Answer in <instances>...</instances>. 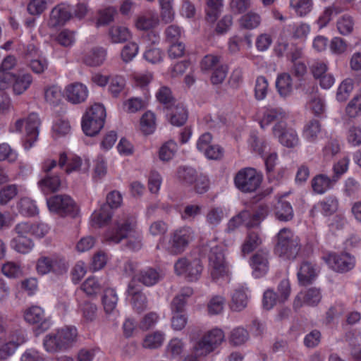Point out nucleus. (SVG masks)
Masks as SVG:
<instances>
[{
	"label": "nucleus",
	"instance_id": "obj_1",
	"mask_svg": "<svg viewBox=\"0 0 361 361\" xmlns=\"http://www.w3.org/2000/svg\"><path fill=\"white\" fill-rule=\"evenodd\" d=\"M224 337L221 329H212L196 343L192 354L185 357L183 361H200L198 357L206 356L213 352L224 341Z\"/></svg>",
	"mask_w": 361,
	"mask_h": 361
},
{
	"label": "nucleus",
	"instance_id": "obj_2",
	"mask_svg": "<svg viewBox=\"0 0 361 361\" xmlns=\"http://www.w3.org/2000/svg\"><path fill=\"white\" fill-rule=\"evenodd\" d=\"M77 329L74 326H66L59 329L45 336L43 341L46 351L56 353L70 348L77 336Z\"/></svg>",
	"mask_w": 361,
	"mask_h": 361
},
{
	"label": "nucleus",
	"instance_id": "obj_3",
	"mask_svg": "<svg viewBox=\"0 0 361 361\" xmlns=\"http://www.w3.org/2000/svg\"><path fill=\"white\" fill-rule=\"evenodd\" d=\"M40 119L36 113H31L26 118H19L10 126L12 133H22L25 126V135L23 139V147L30 149L37 142L39 136Z\"/></svg>",
	"mask_w": 361,
	"mask_h": 361
},
{
	"label": "nucleus",
	"instance_id": "obj_4",
	"mask_svg": "<svg viewBox=\"0 0 361 361\" xmlns=\"http://www.w3.org/2000/svg\"><path fill=\"white\" fill-rule=\"evenodd\" d=\"M106 114L104 106L101 104L91 106L82 118L81 126L87 136H94L104 126Z\"/></svg>",
	"mask_w": 361,
	"mask_h": 361
},
{
	"label": "nucleus",
	"instance_id": "obj_5",
	"mask_svg": "<svg viewBox=\"0 0 361 361\" xmlns=\"http://www.w3.org/2000/svg\"><path fill=\"white\" fill-rule=\"evenodd\" d=\"M300 241L290 229L283 228L277 234V243L274 252L286 259H295L300 250Z\"/></svg>",
	"mask_w": 361,
	"mask_h": 361
},
{
	"label": "nucleus",
	"instance_id": "obj_6",
	"mask_svg": "<svg viewBox=\"0 0 361 361\" xmlns=\"http://www.w3.org/2000/svg\"><path fill=\"white\" fill-rule=\"evenodd\" d=\"M233 180L240 191L245 193L253 192L259 188L262 176L255 169L246 167L238 171Z\"/></svg>",
	"mask_w": 361,
	"mask_h": 361
},
{
	"label": "nucleus",
	"instance_id": "obj_7",
	"mask_svg": "<svg viewBox=\"0 0 361 361\" xmlns=\"http://www.w3.org/2000/svg\"><path fill=\"white\" fill-rule=\"evenodd\" d=\"M267 215V209L262 206H260L253 214L246 210L242 211L229 220L227 224L226 231L228 233L233 232L243 224H245L248 228L257 226L265 219Z\"/></svg>",
	"mask_w": 361,
	"mask_h": 361
},
{
	"label": "nucleus",
	"instance_id": "obj_8",
	"mask_svg": "<svg viewBox=\"0 0 361 361\" xmlns=\"http://www.w3.org/2000/svg\"><path fill=\"white\" fill-rule=\"evenodd\" d=\"M208 257L212 279L217 281L220 279L227 277L229 269L228 263L225 259L224 246L216 245L212 247Z\"/></svg>",
	"mask_w": 361,
	"mask_h": 361
},
{
	"label": "nucleus",
	"instance_id": "obj_9",
	"mask_svg": "<svg viewBox=\"0 0 361 361\" xmlns=\"http://www.w3.org/2000/svg\"><path fill=\"white\" fill-rule=\"evenodd\" d=\"M328 267L338 273H345L353 269L355 259L347 252H329L323 257Z\"/></svg>",
	"mask_w": 361,
	"mask_h": 361
},
{
	"label": "nucleus",
	"instance_id": "obj_10",
	"mask_svg": "<svg viewBox=\"0 0 361 361\" xmlns=\"http://www.w3.org/2000/svg\"><path fill=\"white\" fill-rule=\"evenodd\" d=\"M193 231L189 226L178 228L171 233L169 251L173 255L182 253L192 240Z\"/></svg>",
	"mask_w": 361,
	"mask_h": 361
},
{
	"label": "nucleus",
	"instance_id": "obj_11",
	"mask_svg": "<svg viewBox=\"0 0 361 361\" xmlns=\"http://www.w3.org/2000/svg\"><path fill=\"white\" fill-rule=\"evenodd\" d=\"M159 17L157 13H147L139 16L135 25L138 30L149 31L144 37L152 44H158L159 42V34L152 30L159 24Z\"/></svg>",
	"mask_w": 361,
	"mask_h": 361
},
{
	"label": "nucleus",
	"instance_id": "obj_12",
	"mask_svg": "<svg viewBox=\"0 0 361 361\" xmlns=\"http://www.w3.org/2000/svg\"><path fill=\"white\" fill-rule=\"evenodd\" d=\"M36 269L37 273L41 275L50 272L62 274L67 271L68 267L66 261L63 259L41 257L37 262Z\"/></svg>",
	"mask_w": 361,
	"mask_h": 361
},
{
	"label": "nucleus",
	"instance_id": "obj_13",
	"mask_svg": "<svg viewBox=\"0 0 361 361\" xmlns=\"http://www.w3.org/2000/svg\"><path fill=\"white\" fill-rule=\"evenodd\" d=\"M47 206L51 212L60 215L72 214L75 209V204L73 199L66 195H56L49 198Z\"/></svg>",
	"mask_w": 361,
	"mask_h": 361
},
{
	"label": "nucleus",
	"instance_id": "obj_14",
	"mask_svg": "<svg viewBox=\"0 0 361 361\" xmlns=\"http://www.w3.org/2000/svg\"><path fill=\"white\" fill-rule=\"evenodd\" d=\"M134 225L127 219L123 223H116L108 228L104 234V240L109 243H118L126 238L133 231Z\"/></svg>",
	"mask_w": 361,
	"mask_h": 361
},
{
	"label": "nucleus",
	"instance_id": "obj_15",
	"mask_svg": "<svg viewBox=\"0 0 361 361\" xmlns=\"http://www.w3.org/2000/svg\"><path fill=\"white\" fill-rule=\"evenodd\" d=\"M286 123L280 122L273 127V134L277 137L279 142L288 148H293L299 145L300 140L296 131L287 128Z\"/></svg>",
	"mask_w": 361,
	"mask_h": 361
},
{
	"label": "nucleus",
	"instance_id": "obj_16",
	"mask_svg": "<svg viewBox=\"0 0 361 361\" xmlns=\"http://www.w3.org/2000/svg\"><path fill=\"white\" fill-rule=\"evenodd\" d=\"M49 230L50 227L45 223L30 221L18 223L14 228L16 233L28 234L36 238H44Z\"/></svg>",
	"mask_w": 361,
	"mask_h": 361
},
{
	"label": "nucleus",
	"instance_id": "obj_17",
	"mask_svg": "<svg viewBox=\"0 0 361 361\" xmlns=\"http://www.w3.org/2000/svg\"><path fill=\"white\" fill-rule=\"evenodd\" d=\"M72 10V6L69 4H58L51 11L49 25L56 27L65 25L73 17Z\"/></svg>",
	"mask_w": 361,
	"mask_h": 361
},
{
	"label": "nucleus",
	"instance_id": "obj_18",
	"mask_svg": "<svg viewBox=\"0 0 361 361\" xmlns=\"http://www.w3.org/2000/svg\"><path fill=\"white\" fill-rule=\"evenodd\" d=\"M24 319L29 324H38L42 331L50 327L51 323L49 319L45 317L44 310L38 305H32L27 308L24 312Z\"/></svg>",
	"mask_w": 361,
	"mask_h": 361
},
{
	"label": "nucleus",
	"instance_id": "obj_19",
	"mask_svg": "<svg viewBox=\"0 0 361 361\" xmlns=\"http://www.w3.org/2000/svg\"><path fill=\"white\" fill-rule=\"evenodd\" d=\"M27 341L25 331L16 330L10 336V340L0 348V360H6L12 355L17 348Z\"/></svg>",
	"mask_w": 361,
	"mask_h": 361
},
{
	"label": "nucleus",
	"instance_id": "obj_20",
	"mask_svg": "<svg viewBox=\"0 0 361 361\" xmlns=\"http://www.w3.org/2000/svg\"><path fill=\"white\" fill-rule=\"evenodd\" d=\"M252 276L255 278L264 276L269 270V255L266 252H256L250 259Z\"/></svg>",
	"mask_w": 361,
	"mask_h": 361
},
{
	"label": "nucleus",
	"instance_id": "obj_21",
	"mask_svg": "<svg viewBox=\"0 0 361 361\" xmlns=\"http://www.w3.org/2000/svg\"><path fill=\"white\" fill-rule=\"evenodd\" d=\"M127 293L130 297L133 308L137 312L142 311L147 305V298L142 292L140 286H137L134 280H132L128 286Z\"/></svg>",
	"mask_w": 361,
	"mask_h": 361
},
{
	"label": "nucleus",
	"instance_id": "obj_22",
	"mask_svg": "<svg viewBox=\"0 0 361 361\" xmlns=\"http://www.w3.org/2000/svg\"><path fill=\"white\" fill-rule=\"evenodd\" d=\"M67 100L73 104L85 102L88 96L87 87L80 82H74L66 87Z\"/></svg>",
	"mask_w": 361,
	"mask_h": 361
},
{
	"label": "nucleus",
	"instance_id": "obj_23",
	"mask_svg": "<svg viewBox=\"0 0 361 361\" xmlns=\"http://www.w3.org/2000/svg\"><path fill=\"white\" fill-rule=\"evenodd\" d=\"M322 295L319 289L312 288L302 293L300 292L295 298L293 306L295 308L300 307L303 304L309 306H315L321 300Z\"/></svg>",
	"mask_w": 361,
	"mask_h": 361
},
{
	"label": "nucleus",
	"instance_id": "obj_24",
	"mask_svg": "<svg viewBox=\"0 0 361 361\" xmlns=\"http://www.w3.org/2000/svg\"><path fill=\"white\" fill-rule=\"evenodd\" d=\"M166 114L170 123L176 126H183L188 117V111L182 104L166 109Z\"/></svg>",
	"mask_w": 361,
	"mask_h": 361
},
{
	"label": "nucleus",
	"instance_id": "obj_25",
	"mask_svg": "<svg viewBox=\"0 0 361 361\" xmlns=\"http://www.w3.org/2000/svg\"><path fill=\"white\" fill-rule=\"evenodd\" d=\"M297 276L300 285L307 286L312 283L317 276L315 265L307 261L302 262Z\"/></svg>",
	"mask_w": 361,
	"mask_h": 361
},
{
	"label": "nucleus",
	"instance_id": "obj_26",
	"mask_svg": "<svg viewBox=\"0 0 361 361\" xmlns=\"http://www.w3.org/2000/svg\"><path fill=\"white\" fill-rule=\"evenodd\" d=\"M247 288L239 286L234 289L231 295V308L233 311H241L247 305Z\"/></svg>",
	"mask_w": 361,
	"mask_h": 361
},
{
	"label": "nucleus",
	"instance_id": "obj_27",
	"mask_svg": "<svg viewBox=\"0 0 361 361\" xmlns=\"http://www.w3.org/2000/svg\"><path fill=\"white\" fill-rule=\"evenodd\" d=\"M161 274L159 271L154 268H146L140 270L133 280L135 279L146 286H152L160 280Z\"/></svg>",
	"mask_w": 361,
	"mask_h": 361
},
{
	"label": "nucleus",
	"instance_id": "obj_28",
	"mask_svg": "<svg viewBox=\"0 0 361 361\" xmlns=\"http://www.w3.org/2000/svg\"><path fill=\"white\" fill-rule=\"evenodd\" d=\"M276 122L279 124L280 122H286V114L281 108H268L263 114V117L260 121V126L264 128L266 126Z\"/></svg>",
	"mask_w": 361,
	"mask_h": 361
},
{
	"label": "nucleus",
	"instance_id": "obj_29",
	"mask_svg": "<svg viewBox=\"0 0 361 361\" xmlns=\"http://www.w3.org/2000/svg\"><path fill=\"white\" fill-rule=\"evenodd\" d=\"M61 178L58 174H47L38 182L42 192L49 194L58 190L61 186Z\"/></svg>",
	"mask_w": 361,
	"mask_h": 361
},
{
	"label": "nucleus",
	"instance_id": "obj_30",
	"mask_svg": "<svg viewBox=\"0 0 361 361\" xmlns=\"http://www.w3.org/2000/svg\"><path fill=\"white\" fill-rule=\"evenodd\" d=\"M112 210L109 207L103 204L99 210L94 211L91 216L92 226L102 227L106 225L112 217Z\"/></svg>",
	"mask_w": 361,
	"mask_h": 361
},
{
	"label": "nucleus",
	"instance_id": "obj_31",
	"mask_svg": "<svg viewBox=\"0 0 361 361\" xmlns=\"http://www.w3.org/2000/svg\"><path fill=\"white\" fill-rule=\"evenodd\" d=\"M106 56V51L102 47H94L85 54L83 58L85 64L89 66H99L103 63Z\"/></svg>",
	"mask_w": 361,
	"mask_h": 361
},
{
	"label": "nucleus",
	"instance_id": "obj_32",
	"mask_svg": "<svg viewBox=\"0 0 361 361\" xmlns=\"http://www.w3.org/2000/svg\"><path fill=\"white\" fill-rule=\"evenodd\" d=\"M27 235L17 233V236L11 240V245L16 252L27 254L32 250L34 243L32 239L27 237Z\"/></svg>",
	"mask_w": 361,
	"mask_h": 361
},
{
	"label": "nucleus",
	"instance_id": "obj_33",
	"mask_svg": "<svg viewBox=\"0 0 361 361\" xmlns=\"http://www.w3.org/2000/svg\"><path fill=\"white\" fill-rule=\"evenodd\" d=\"M11 80L13 92L19 95L25 92L30 87L33 79L30 73H23L18 75L12 74Z\"/></svg>",
	"mask_w": 361,
	"mask_h": 361
},
{
	"label": "nucleus",
	"instance_id": "obj_34",
	"mask_svg": "<svg viewBox=\"0 0 361 361\" xmlns=\"http://www.w3.org/2000/svg\"><path fill=\"white\" fill-rule=\"evenodd\" d=\"M322 132L320 122L316 119H311L304 126L302 136L308 142H314L317 140Z\"/></svg>",
	"mask_w": 361,
	"mask_h": 361
},
{
	"label": "nucleus",
	"instance_id": "obj_35",
	"mask_svg": "<svg viewBox=\"0 0 361 361\" xmlns=\"http://www.w3.org/2000/svg\"><path fill=\"white\" fill-rule=\"evenodd\" d=\"M276 87L281 97H286L289 96L293 90L290 75L286 73L279 74L276 80Z\"/></svg>",
	"mask_w": 361,
	"mask_h": 361
},
{
	"label": "nucleus",
	"instance_id": "obj_36",
	"mask_svg": "<svg viewBox=\"0 0 361 361\" xmlns=\"http://www.w3.org/2000/svg\"><path fill=\"white\" fill-rule=\"evenodd\" d=\"M66 165L65 171L67 173L77 171L80 169L82 159L78 156H73L68 159L65 153H61L59 157V166L62 169Z\"/></svg>",
	"mask_w": 361,
	"mask_h": 361
},
{
	"label": "nucleus",
	"instance_id": "obj_37",
	"mask_svg": "<svg viewBox=\"0 0 361 361\" xmlns=\"http://www.w3.org/2000/svg\"><path fill=\"white\" fill-rule=\"evenodd\" d=\"M338 206V200L335 197L329 196L318 202L315 209L320 211L324 216H330L336 212Z\"/></svg>",
	"mask_w": 361,
	"mask_h": 361
},
{
	"label": "nucleus",
	"instance_id": "obj_38",
	"mask_svg": "<svg viewBox=\"0 0 361 361\" xmlns=\"http://www.w3.org/2000/svg\"><path fill=\"white\" fill-rule=\"evenodd\" d=\"M332 187V180L327 176L319 174L312 180V188L314 192L324 194Z\"/></svg>",
	"mask_w": 361,
	"mask_h": 361
},
{
	"label": "nucleus",
	"instance_id": "obj_39",
	"mask_svg": "<svg viewBox=\"0 0 361 361\" xmlns=\"http://www.w3.org/2000/svg\"><path fill=\"white\" fill-rule=\"evenodd\" d=\"M313 0H290V6L300 17L306 16L313 8Z\"/></svg>",
	"mask_w": 361,
	"mask_h": 361
},
{
	"label": "nucleus",
	"instance_id": "obj_40",
	"mask_svg": "<svg viewBox=\"0 0 361 361\" xmlns=\"http://www.w3.org/2000/svg\"><path fill=\"white\" fill-rule=\"evenodd\" d=\"M118 296L114 288H106L102 298V303L106 314L112 312L117 305Z\"/></svg>",
	"mask_w": 361,
	"mask_h": 361
},
{
	"label": "nucleus",
	"instance_id": "obj_41",
	"mask_svg": "<svg viewBox=\"0 0 361 361\" xmlns=\"http://www.w3.org/2000/svg\"><path fill=\"white\" fill-rule=\"evenodd\" d=\"M261 240L258 233L255 231H249L242 245L241 252L243 255L252 252L260 244Z\"/></svg>",
	"mask_w": 361,
	"mask_h": 361
},
{
	"label": "nucleus",
	"instance_id": "obj_42",
	"mask_svg": "<svg viewBox=\"0 0 361 361\" xmlns=\"http://www.w3.org/2000/svg\"><path fill=\"white\" fill-rule=\"evenodd\" d=\"M248 144L254 152L264 157L267 148V142L264 137H258L255 132L251 133L248 139Z\"/></svg>",
	"mask_w": 361,
	"mask_h": 361
},
{
	"label": "nucleus",
	"instance_id": "obj_43",
	"mask_svg": "<svg viewBox=\"0 0 361 361\" xmlns=\"http://www.w3.org/2000/svg\"><path fill=\"white\" fill-rule=\"evenodd\" d=\"M341 147L336 138H330L322 149V157L324 161H331L339 152Z\"/></svg>",
	"mask_w": 361,
	"mask_h": 361
},
{
	"label": "nucleus",
	"instance_id": "obj_44",
	"mask_svg": "<svg viewBox=\"0 0 361 361\" xmlns=\"http://www.w3.org/2000/svg\"><path fill=\"white\" fill-rule=\"evenodd\" d=\"M156 118L151 111L145 112L140 119V129L145 135L152 134L156 129Z\"/></svg>",
	"mask_w": 361,
	"mask_h": 361
},
{
	"label": "nucleus",
	"instance_id": "obj_45",
	"mask_svg": "<svg viewBox=\"0 0 361 361\" xmlns=\"http://www.w3.org/2000/svg\"><path fill=\"white\" fill-rule=\"evenodd\" d=\"M276 216L281 221H288L293 217V210L291 204L286 201L279 202L276 208Z\"/></svg>",
	"mask_w": 361,
	"mask_h": 361
},
{
	"label": "nucleus",
	"instance_id": "obj_46",
	"mask_svg": "<svg viewBox=\"0 0 361 361\" xmlns=\"http://www.w3.org/2000/svg\"><path fill=\"white\" fill-rule=\"evenodd\" d=\"M223 0H207L206 20L209 23H214L223 6Z\"/></svg>",
	"mask_w": 361,
	"mask_h": 361
},
{
	"label": "nucleus",
	"instance_id": "obj_47",
	"mask_svg": "<svg viewBox=\"0 0 361 361\" xmlns=\"http://www.w3.org/2000/svg\"><path fill=\"white\" fill-rule=\"evenodd\" d=\"M109 35L114 43H122L130 37L129 30L123 26H113L110 28Z\"/></svg>",
	"mask_w": 361,
	"mask_h": 361
},
{
	"label": "nucleus",
	"instance_id": "obj_48",
	"mask_svg": "<svg viewBox=\"0 0 361 361\" xmlns=\"http://www.w3.org/2000/svg\"><path fill=\"white\" fill-rule=\"evenodd\" d=\"M2 274L9 279H17L23 275V269L19 263L6 262L1 267Z\"/></svg>",
	"mask_w": 361,
	"mask_h": 361
},
{
	"label": "nucleus",
	"instance_id": "obj_49",
	"mask_svg": "<svg viewBox=\"0 0 361 361\" xmlns=\"http://www.w3.org/2000/svg\"><path fill=\"white\" fill-rule=\"evenodd\" d=\"M260 23V16L254 12H249L243 15L240 19V26L247 30L256 28L259 25Z\"/></svg>",
	"mask_w": 361,
	"mask_h": 361
},
{
	"label": "nucleus",
	"instance_id": "obj_50",
	"mask_svg": "<svg viewBox=\"0 0 361 361\" xmlns=\"http://www.w3.org/2000/svg\"><path fill=\"white\" fill-rule=\"evenodd\" d=\"M184 348V344L181 339L174 338L171 339L166 346V353L170 358L180 357Z\"/></svg>",
	"mask_w": 361,
	"mask_h": 361
},
{
	"label": "nucleus",
	"instance_id": "obj_51",
	"mask_svg": "<svg viewBox=\"0 0 361 361\" xmlns=\"http://www.w3.org/2000/svg\"><path fill=\"white\" fill-rule=\"evenodd\" d=\"M269 90L268 81L264 76H259L255 80V97L257 100L261 101L265 99Z\"/></svg>",
	"mask_w": 361,
	"mask_h": 361
},
{
	"label": "nucleus",
	"instance_id": "obj_52",
	"mask_svg": "<svg viewBox=\"0 0 361 361\" xmlns=\"http://www.w3.org/2000/svg\"><path fill=\"white\" fill-rule=\"evenodd\" d=\"M178 145L173 140H169L164 143L159 149V157L162 161H169L174 156Z\"/></svg>",
	"mask_w": 361,
	"mask_h": 361
},
{
	"label": "nucleus",
	"instance_id": "obj_53",
	"mask_svg": "<svg viewBox=\"0 0 361 361\" xmlns=\"http://www.w3.org/2000/svg\"><path fill=\"white\" fill-rule=\"evenodd\" d=\"M19 211L24 216H32L38 213V208L35 201L24 197L19 202Z\"/></svg>",
	"mask_w": 361,
	"mask_h": 361
},
{
	"label": "nucleus",
	"instance_id": "obj_54",
	"mask_svg": "<svg viewBox=\"0 0 361 361\" xmlns=\"http://www.w3.org/2000/svg\"><path fill=\"white\" fill-rule=\"evenodd\" d=\"M178 178L187 184H193L196 180L197 173L192 167L180 166L177 171Z\"/></svg>",
	"mask_w": 361,
	"mask_h": 361
},
{
	"label": "nucleus",
	"instance_id": "obj_55",
	"mask_svg": "<svg viewBox=\"0 0 361 361\" xmlns=\"http://www.w3.org/2000/svg\"><path fill=\"white\" fill-rule=\"evenodd\" d=\"M164 335L156 331L145 336L143 341V347L145 348L155 349L160 347L164 341Z\"/></svg>",
	"mask_w": 361,
	"mask_h": 361
},
{
	"label": "nucleus",
	"instance_id": "obj_56",
	"mask_svg": "<svg viewBox=\"0 0 361 361\" xmlns=\"http://www.w3.org/2000/svg\"><path fill=\"white\" fill-rule=\"evenodd\" d=\"M44 98L50 104L54 106L58 105L62 98L61 88L56 85L47 87L44 91Z\"/></svg>",
	"mask_w": 361,
	"mask_h": 361
},
{
	"label": "nucleus",
	"instance_id": "obj_57",
	"mask_svg": "<svg viewBox=\"0 0 361 361\" xmlns=\"http://www.w3.org/2000/svg\"><path fill=\"white\" fill-rule=\"evenodd\" d=\"M353 89V80L350 78L345 79L338 87L336 99L341 102L346 101Z\"/></svg>",
	"mask_w": 361,
	"mask_h": 361
},
{
	"label": "nucleus",
	"instance_id": "obj_58",
	"mask_svg": "<svg viewBox=\"0 0 361 361\" xmlns=\"http://www.w3.org/2000/svg\"><path fill=\"white\" fill-rule=\"evenodd\" d=\"M224 216V209L221 207H212L206 216L207 222L212 226H216Z\"/></svg>",
	"mask_w": 361,
	"mask_h": 361
},
{
	"label": "nucleus",
	"instance_id": "obj_59",
	"mask_svg": "<svg viewBox=\"0 0 361 361\" xmlns=\"http://www.w3.org/2000/svg\"><path fill=\"white\" fill-rule=\"evenodd\" d=\"M18 194V188L15 184L8 185L0 190V204L5 205Z\"/></svg>",
	"mask_w": 361,
	"mask_h": 361
},
{
	"label": "nucleus",
	"instance_id": "obj_60",
	"mask_svg": "<svg viewBox=\"0 0 361 361\" xmlns=\"http://www.w3.org/2000/svg\"><path fill=\"white\" fill-rule=\"evenodd\" d=\"M340 12L341 9L335 6L326 8L317 21L319 27L323 28L326 26L331 20L332 16Z\"/></svg>",
	"mask_w": 361,
	"mask_h": 361
},
{
	"label": "nucleus",
	"instance_id": "obj_61",
	"mask_svg": "<svg viewBox=\"0 0 361 361\" xmlns=\"http://www.w3.org/2000/svg\"><path fill=\"white\" fill-rule=\"evenodd\" d=\"M249 338V334L246 329L242 327L234 329L230 335V342L234 345L243 344Z\"/></svg>",
	"mask_w": 361,
	"mask_h": 361
},
{
	"label": "nucleus",
	"instance_id": "obj_62",
	"mask_svg": "<svg viewBox=\"0 0 361 361\" xmlns=\"http://www.w3.org/2000/svg\"><path fill=\"white\" fill-rule=\"evenodd\" d=\"M138 51L139 47L135 42L126 44L121 50L122 60L126 63L131 61L136 56Z\"/></svg>",
	"mask_w": 361,
	"mask_h": 361
},
{
	"label": "nucleus",
	"instance_id": "obj_63",
	"mask_svg": "<svg viewBox=\"0 0 361 361\" xmlns=\"http://www.w3.org/2000/svg\"><path fill=\"white\" fill-rule=\"evenodd\" d=\"M80 310L86 322H92L96 319L97 307L95 304L86 301L81 305Z\"/></svg>",
	"mask_w": 361,
	"mask_h": 361
},
{
	"label": "nucleus",
	"instance_id": "obj_64",
	"mask_svg": "<svg viewBox=\"0 0 361 361\" xmlns=\"http://www.w3.org/2000/svg\"><path fill=\"white\" fill-rule=\"evenodd\" d=\"M81 290L87 295H92L100 290V284L95 277H89L82 283Z\"/></svg>",
	"mask_w": 361,
	"mask_h": 361
}]
</instances>
